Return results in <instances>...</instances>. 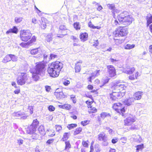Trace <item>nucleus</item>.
Instances as JSON below:
<instances>
[{"mask_svg":"<svg viewBox=\"0 0 152 152\" xmlns=\"http://www.w3.org/2000/svg\"><path fill=\"white\" fill-rule=\"evenodd\" d=\"M118 141V139L117 138H114L112 140V142L113 144H115Z\"/></svg>","mask_w":152,"mask_h":152,"instance_id":"nucleus-64","label":"nucleus"},{"mask_svg":"<svg viewBox=\"0 0 152 152\" xmlns=\"http://www.w3.org/2000/svg\"><path fill=\"white\" fill-rule=\"evenodd\" d=\"M19 75L17 79V83L22 85L25 83L28 78V76L26 73H21Z\"/></svg>","mask_w":152,"mask_h":152,"instance_id":"nucleus-6","label":"nucleus"},{"mask_svg":"<svg viewBox=\"0 0 152 152\" xmlns=\"http://www.w3.org/2000/svg\"><path fill=\"white\" fill-rule=\"evenodd\" d=\"M82 130V129L81 128H79L76 129L74 132V135H75L80 133L81 132Z\"/></svg>","mask_w":152,"mask_h":152,"instance_id":"nucleus-38","label":"nucleus"},{"mask_svg":"<svg viewBox=\"0 0 152 152\" xmlns=\"http://www.w3.org/2000/svg\"><path fill=\"white\" fill-rule=\"evenodd\" d=\"M119 12V11L115 7L114 10L112 11V12L113 14V17L114 18V20L115 19H117L116 18H115V13H118Z\"/></svg>","mask_w":152,"mask_h":152,"instance_id":"nucleus-44","label":"nucleus"},{"mask_svg":"<svg viewBox=\"0 0 152 152\" xmlns=\"http://www.w3.org/2000/svg\"><path fill=\"white\" fill-rule=\"evenodd\" d=\"M12 116L14 117H20L21 118L25 119L26 118L28 115L25 114L23 112L21 111H18L17 112H14L12 114Z\"/></svg>","mask_w":152,"mask_h":152,"instance_id":"nucleus-9","label":"nucleus"},{"mask_svg":"<svg viewBox=\"0 0 152 152\" xmlns=\"http://www.w3.org/2000/svg\"><path fill=\"white\" fill-rule=\"evenodd\" d=\"M142 94L143 92L142 91H139L135 93L133 97L134 99V100L140 99Z\"/></svg>","mask_w":152,"mask_h":152,"instance_id":"nucleus-14","label":"nucleus"},{"mask_svg":"<svg viewBox=\"0 0 152 152\" xmlns=\"http://www.w3.org/2000/svg\"><path fill=\"white\" fill-rule=\"evenodd\" d=\"M56 98L58 99H60L64 97V95L63 92L56 93L54 94Z\"/></svg>","mask_w":152,"mask_h":152,"instance_id":"nucleus-27","label":"nucleus"},{"mask_svg":"<svg viewBox=\"0 0 152 152\" xmlns=\"http://www.w3.org/2000/svg\"><path fill=\"white\" fill-rule=\"evenodd\" d=\"M38 130L39 132L42 135H44L45 134V131L43 126L41 125L39 127Z\"/></svg>","mask_w":152,"mask_h":152,"instance_id":"nucleus-20","label":"nucleus"},{"mask_svg":"<svg viewBox=\"0 0 152 152\" xmlns=\"http://www.w3.org/2000/svg\"><path fill=\"white\" fill-rule=\"evenodd\" d=\"M88 34L86 33H84L80 34V38L82 41H86L88 37Z\"/></svg>","mask_w":152,"mask_h":152,"instance_id":"nucleus-16","label":"nucleus"},{"mask_svg":"<svg viewBox=\"0 0 152 152\" xmlns=\"http://www.w3.org/2000/svg\"><path fill=\"white\" fill-rule=\"evenodd\" d=\"M109 76L110 77H113L116 75L115 69L114 66L111 65H108L107 66Z\"/></svg>","mask_w":152,"mask_h":152,"instance_id":"nucleus-8","label":"nucleus"},{"mask_svg":"<svg viewBox=\"0 0 152 152\" xmlns=\"http://www.w3.org/2000/svg\"><path fill=\"white\" fill-rule=\"evenodd\" d=\"M73 26L75 29L76 30H79L80 29L81 25L79 22H76L73 24Z\"/></svg>","mask_w":152,"mask_h":152,"instance_id":"nucleus-28","label":"nucleus"},{"mask_svg":"<svg viewBox=\"0 0 152 152\" xmlns=\"http://www.w3.org/2000/svg\"><path fill=\"white\" fill-rule=\"evenodd\" d=\"M89 108L90 109H89L88 110L89 113H95L97 112V109L95 107L91 106Z\"/></svg>","mask_w":152,"mask_h":152,"instance_id":"nucleus-32","label":"nucleus"},{"mask_svg":"<svg viewBox=\"0 0 152 152\" xmlns=\"http://www.w3.org/2000/svg\"><path fill=\"white\" fill-rule=\"evenodd\" d=\"M134 99L132 97H129V98L125 100L124 102V103L125 105L129 106L134 102Z\"/></svg>","mask_w":152,"mask_h":152,"instance_id":"nucleus-13","label":"nucleus"},{"mask_svg":"<svg viewBox=\"0 0 152 152\" xmlns=\"http://www.w3.org/2000/svg\"><path fill=\"white\" fill-rule=\"evenodd\" d=\"M128 119L127 118L124 120V125L125 126H130L132 125V123L130 121L128 120Z\"/></svg>","mask_w":152,"mask_h":152,"instance_id":"nucleus-42","label":"nucleus"},{"mask_svg":"<svg viewBox=\"0 0 152 152\" xmlns=\"http://www.w3.org/2000/svg\"><path fill=\"white\" fill-rule=\"evenodd\" d=\"M89 122V121L88 120H86L82 121L81 122V124L83 126H85L88 124Z\"/></svg>","mask_w":152,"mask_h":152,"instance_id":"nucleus-52","label":"nucleus"},{"mask_svg":"<svg viewBox=\"0 0 152 152\" xmlns=\"http://www.w3.org/2000/svg\"><path fill=\"white\" fill-rule=\"evenodd\" d=\"M59 107L61 108L65 109L67 110H69L71 108V106L68 104H65L59 105Z\"/></svg>","mask_w":152,"mask_h":152,"instance_id":"nucleus-23","label":"nucleus"},{"mask_svg":"<svg viewBox=\"0 0 152 152\" xmlns=\"http://www.w3.org/2000/svg\"><path fill=\"white\" fill-rule=\"evenodd\" d=\"M77 126L76 124H71L68 125L67 126V127L70 130L74 128V127H76Z\"/></svg>","mask_w":152,"mask_h":152,"instance_id":"nucleus-41","label":"nucleus"},{"mask_svg":"<svg viewBox=\"0 0 152 152\" xmlns=\"http://www.w3.org/2000/svg\"><path fill=\"white\" fill-rule=\"evenodd\" d=\"M11 60L10 54L7 55L4 58L2 62L4 63H6Z\"/></svg>","mask_w":152,"mask_h":152,"instance_id":"nucleus-21","label":"nucleus"},{"mask_svg":"<svg viewBox=\"0 0 152 152\" xmlns=\"http://www.w3.org/2000/svg\"><path fill=\"white\" fill-rule=\"evenodd\" d=\"M128 31L127 28L125 26L119 27L116 30V36L124 37L126 36L128 34Z\"/></svg>","mask_w":152,"mask_h":152,"instance_id":"nucleus-5","label":"nucleus"},{"mask_svg":"<svg viewBox=\"0 0 152 152\" xmlns=\"http://www.w3.org/2000/svg\"><path fill=\"white\" fill-rule=\"evenodd\" d=\"M36 64L35 68L31 71V72L32 73V78L35 81L39 79V75L43 76L45 74V65L44 63L40 62Z\"/></svg>","mask_w":152,"mask_h":152,"instance_id":"nucleus-3","label":"nucleus"},{"mask_svg":"<svg viewBox=\"0 0 152 152\" xmlns=\"http://www.w3.org/2000/svg\"><path fill=\"white\" fill-rule=\"evenodd\" d=\"M52 36V35L51 34H48L46 37L45 39V41L50 42L52 41L53 39Z\"/></svg>","mask_w":152,"mask_h":152,"instance_id":"nucleus-26","label":"nucleus"},{"mask_svg":"<svg viewBox=\"0 0 152 152\" xmlns=\"http://www.w3.org/2000/svg\"><path fill=\"white\" fill-rule=\"evenodd\" d=\"M147 23L148 26L151 23H152V16L151 15L149 17L148 16L147 18Z\"/></svg>","mask_w":152,"mask_h":152,"instance_id":"nucleus-39","label":"nucleus"},{"mask_svg":"<svg viewBox=\"0 0 152 152\" xmlns=\"http://www.w3.org/2000/svg\"><path fill=\"white\" fill-rule=\"evenodd\" d=\"M67 32H66L64 33H62L61 34H60V35H58L59 34H57L56 36V37H60V38H63L65 35L67 34Z\"/></svg>","mask_w":152,"mask_h":152,"instance_id":"nucleus-57","label":"nucleus"},{"mask_svg":"<svg viewBox=\"0 0 152 152\" xmlns=\"http://www.w3.org/2000/svg\"><path fill=\"white\" fill-rule=\"evenodd\" d=\"M135 47V45L133 44L132 45L127 44L125 46V49H130L134 48Z\"/></svg>","mask_w":152,"mask_h":152,"instance_id":"nucleus-35","label":"nucleus"},{"mask_svg":"<svg viewBox=\"0 0 152 152\" xmlns=\"http://www.w3.org/2000/svg\"><path fill=\"white\" fill-rule=\"evenodd\" d=\"M55 127L56 132L60 133L62 129L61 126L56 125H55Z\"/></svg>","mask_w":152,"mask_h":152,"instance_id":"nucleus-43","label":"nucleus"},{"mask_svg":"<svg viewBox=\"0 0 152 152\" xmlns=\"http://www.w3.org/2000/svg\"><path fill=\"white\" fill-rule=\"evenodd\" d=\"M128 119V120H129L131 122L132 124V123L134 122L135 121V118L134 117H128L127 118Z\"/></svg>","mask_w":152,"mask_h":152,"instance_id":"nucleus-56","label":"nucleus"},{"mask_svg":"<svg viewBox=\"0 0 152 152\" xmlns=\"http://www.w3.org/2000/svg\"><path fill=\"white\" fill-rule=\"evenodd\" d=\"M69 133L68 132H66L64 133L63 137V140H66L68 138L69 136Z\"/></svg>","mask_w":152,"mask_h":152,"instance_id":"nucleus-36","label":"nucleus"},{"mask_svg":"<svg viewBox=\"0 0 152 152\" xmlns=\"http://www.w3.org/2000/svg\"><path fill=\"white\" fill-rule=\"evenodd\" d=\"M107 7L109 9L112 10V12L114 10L115 7V5L113 4H109L107 5Z\"/></svg>","mask_w":152,"mask_h":152,"instance_id":"nucleus-49","label":"nucleus"},{"mask_svg":"<svg viewBox=\"0 0 152 152\" xmlns=\"http://www.w3.org/2000/svg\"><path fill=\"white\" fill-rule=\"evenodd\" d=\"M59 32L61 33H64L66 32H67L66 30L67 29L66 26L64 25H61L59 27Z\"/></svg>","mask_w":152,"mask_h":152,"instance_id":"nucleus-19","label":"nucleus"},{"mask_svg":"<svg viewBox=\"0 0 152 152\" xmlns=\"http://www.w3.org/2000/svg\"><path fill=\"white\" fill-rule=\"evenodd\" d=\"M95 149L96 152H99L100 151V148L98 144H96L95 145Z\"/></svg>","mask_w":152,"mask_h":152,"instance_id":"nucleus-53","label":"nucleus"},{"mask_svg":"<svg viewBox=\"0 0 152 152\" xmlns=\"http://www.w3.org/2000/svg\"><path fill=\"white\" fill-rule=\"evenodd\" d=\"M33 107L32 106H29L28 107V109L29 110L30 114L33 113Z\"/></svg>","mask_w":152,"mask_h":152,"instance_id":"nucleus-63","label":"nucleus"},{"mask_svg":"<svg viewBox=\"0 0 152 152\" xmlns=\"http://www.w3.org/2000/svg\"><path fill=\"white\" fill-rule=\"evenodd\" d=\"M71 39L73 40L74 42H77L78 41V39L74 36H72L71 37Z\"/></svg>","mask_w":152,"mask_h":152,"instance_id":"nucleus-62","label":"nucleus"},{"mask_svg":"<svg viewBox=\"0 0 152 152\" xmlns=\"http://www.w3.org/2000/svg\"><path fill=\"white\" fill-rule=\"evenodd\" d=\"M70 99L73 101L74 103H75L76 102V100L75 97L74 95H71Z\"/></svg>","mask_w":152,"mask_h":152,"instance_id":"nucleus-50","label":"nucleus"},{"mask_svg":"<svg viewBox=\"0 0 152 152\" xmlns=\"http://www.w3.org/2000/svg\"><path fill=\"white\" fill-rule=\"evenodd\" d=\"M130 125L131 126L128 129L129 130H133L137 129V126L134 124H132V125Z\"/></svg>","mask_w":152,"mask_h":152,"instance_id":"nucleus-33","label":"nucleus"},{"mask_svg":"<svg viewBox=\"0 0 152 152\" xmlns=\"http://www.w3.org/2000/svg\"><path fill=\"white\" fill-rule=\"evenodd\" d=\"M110 61L112 63V64H114L116 62H118L119 61V60L118 59L112 58L111 57L110 58Z\"/></svg>","mask_w":152,"mask_h":152,"instance_id":"nucleus-51","label":"nucleus"},{"mask_svg":"<svg viewBox=\"0 0 152 152\" xmlns=\"http://www.w3.org/2000/svg\"><path fill=\"white\" fill-rule=\"evenodd\" d=\"M122 96V93H118L113 92L110 94L109 97L111 101L114 102L118 101L121 97Z\"/></svg>","mask_w":152,"mask_h":152,"instance_id":"nucleus-7","label":"nucleus"},{"mask_svg":"<svg viewBox=\"0 0 152 152\" xmlns=\"http://www.w3.org/2000/svg\"><path fill=\"white\" fill-rule=\"evenodd\" d=\"M109 115V114L107 113L103 112L101 114L100 116L101 118H104Z\"/></svg>","mask_w":152,"mask_h":152,"instance_id":"nucleus-48","label":"nucleus"},{"mask_svg":"<svg viewBox=\"0 0 152 152\" xmlns=\"http://www.w3.org/2000/svg\"><path fill=\"white\" fill-rule=\"evenodd\" d=\"M133 137L134 140V141L139 142H141L142 139L140 136L139 135H133Z\"/></svg>","mask_w":152,"mask_h":152,"instance_id":"nucleus-24","label":"nucleus"},{"mask_svg":"<svg viewBox=\"0 0 152 152\" xmlns=\"http://www.w3.org/2000/svg\"><path fill=\"white\" fill-rule=\"evenodd\" d=\"M121 106H119L115 110L118 113L121 114L122 115H123L124 113L125 112V104L124 103L121 104Z\"/></svg>","mask_w":152,"mask_h":152,"instance_id":"nucleus-11","label":"nucleus"},{"mask_svg":"<svg viewBox=\"0 0 152 152\" xmlns=\"http://www.w3.org/2000/svg\"><path fill=\"white\" fill-rule=\"evenodd\" d=\"M48 109L50 111H53L55 110V107L53 106L50 105L48 107Z\"/></svg>","mask_w":152,"mask_h":152,"instance_id":"nucleus-59","label":"nucleus"},{"mask_svg":"<svg viewBox=\"0 0 152 152\" xmlns=\"http://www.w3.org/2000/svg\"><path fill=\"white\" fill-rule=\"evenodd\" d=\"M118 88L119 87L118 82L113 83L110 88L112 92V93H113L114 92L115 93H121V92H119Z\"/></svg>","mask_w":152,"mask_h":152,"instance_id":"nucleus-10","label":"nucleus"},{"mask_svg":"<svg viewBox=\"0 0 152 152\" xmlns=\"http://www.w3.org/2000/svg\"><path fill=\"white\" fill-rule=\"evenodd\" d=\"M36 37H35L34 36L32 37L31 40L28 41V42H30V45H31V44L32 43L35 42L36 41Z\"/></svg>","mask_w":152,"mask_h":152,"instance_id":"nucleus-54","label":"nucleus"},{"mask_svg":"<svg viewBox=\"0 0 152 152\" xmlns=\"http://www.w3.org/2000/svg\"><path fill=\"white\" fill-rule=\"evenodd\" d=\"M63 67V64L58 61H56L50 64L48 68V72L50 77H57L60 71Z\"/></svg>","mask_w":152,"mask_h":152,"instance_id":"nucleus-2","label":"nucleus"},{"mask_svg":"<svg viewBox=\"0 0 152 152\" xmlns=\"http://www.w3.org/2000/svg\"><path fill=\"white\" fill-rule=\"evenodd\" d=\"M18 31V30L17 28L15 26H14L13 28L10 29L9 30L7 31L6 34H8L10 33H13L15 34H17Z\"/></svg>","mask_w":152,"mask_h":152,"instance_id":"nucleus-17","label":"nucleus"},{"mask_svg":"<svg viewBox=\"0 0 152 152\" xmlns=\"http://www.w3.org/2000/svg\"><path fill=\"white\" fill-rule=\"evenodd\" d=\"M32 34L29 30H23L20 31V38L23 41H27L31 38Z\"/></svg>","mask_w":152,"mask_h":152,"instance_id":"nucleus-4","label":"nucleus"},{"mask_svg":"<svg viewBox=\"0 0 152 152\" xmlns=\"http://www.w3.org/2000/svg\"><path fill=\"white\" fill-rule=\"evenodd\" d=\"M121 104L120 102L114 103L113 104V108L115 110H116L117 107H118L119 106H121Z\"/></svg>","mask_w":152,"mask_h":152,"instance_id":"nucleus-40","label":"nucleus"},{"mask_svg":"<svg viewBox=\"0 0 152 152\" xmlns=\"http://www.w3.org/2000/svg\"><path fill=\"white\" fill-rule=\"evenodd\" d=\"M31 134L32 135L31 137L33 139L37 140L39 138V136L38 134L35 133V132L32 133Z\"/></svg>","mask_w":152,"mask_h":152,"instance_id":"nucleus-37","label":"nucleus"},{"mask_svg":"<svg viewBox=\"0 0 152 152\" xmlns=\"http://www.w3.org/2000/svg\"><path fill=\"white\" fill-rule=\"evenodd\" d=\"M63 84L65 86H67L70 83V82L69 80H65L63 81Z\"/></svg>","mask_w":152,"mask_h":152,"instance_id":"nucleus-60","label":"nucleus"},{"mask_svg":"<svg viewBox=\"0 0 152 152\" xmlns=\"http://www.w3.org/2000/svg\"><path fill=\"white\" fill-rule=\"evenodd\" d=\"M98 139L99 140L103 141H107V137L104 133L102 132L98 135Z\"/></svg>","mask_w":152,"mask_h":152,"instance_id":"nucleus-12","label":"nucleus"},{"mask_svg":"<svg viewBox=\"0 0 152 152\" xmlns=\"http://www.w3.org/2000/svg\"><path fill=\"white\" fill-rule=\"evenodd\" d=\"M62 92V88H58L56 90L55 92L54 93V94H56V93H58Z\"/></svg>","mask_w":152,"mask_h":152,"instance_id":"nucleus-58","label":"nucleus"},{"mask_svg":"<svg viewBox=\"0 0 152 152\" xmlns=\"http://www.w3.org/2000/svg\"><path fill=\"white\" fill-rule=\"evenodd\" d=\"M39 123V122L37 120L35 119L33 121V123L31 126H32L33 127L36 129Z\"/></svg>","mask_w":152,"mask_h":152,"instance_id":"nucleus-31","label":"nucleus"},{"mask_svg":"<svg viewBox=\"0 0 152 152\" xmlns=\"http://www.w3.org/2000/svg\"><path fill=\"white\" fill-rule=\"evenodd\" d=\"M23 18L21 17H17L15 18V23H18L21 22L23 20Z\"/></svg>","mask_w":152,"mask_h":152,"instance_id":"nucleus-30","label":"nucleus"},{"mask_svg":"<svg viewBox=\"0 0 152 152\" xmlns=\"http://www.w3.org/2000/svg\"><path fill=\"white\" fill-rule=\"evenodd\" d=\"M18 143L19 145H20L23 144V140L21 139H19L17 140Z\"/></svg>","mask_w":152,"mask_h":152,"instance_id":"nucleus-55","label":"nucleus"},{"mask_svg":"<svg viewBox=\"0 0 152 152\" xmlns=\"http://www.w3.org/2000/svg\"><path fill=\"white\" fill-rule=\"evenodd\" d=\"M36 131V129L33 127L32 126L30 125L28 128L26 130V132L28 134H31L35 132Z\"/></svg>","mask_w":152,"mask_h":152,"instance_id":"nucleus-15","label":"nucleus"},{"mask_svg":"<svg viewBox=\"0 0 152 152\" xmlns=\"http://www.w3.org/2000/svg\"><path fill=\"white\" fill-rule=\"evenodd\" d=\"M118 83V85L119 87L118 89L119 91V92H121L122 91L124 90L126 88V86H125L124 84H120L119 83Z\"/></svg>","mask_w":152,"mask_h":152,"instance_id":"nucleus-25","label":"nucleus"},{"mask_svg":"<svg viewBox=\"0 0 152 152\" xmlns=\"http://www.w3.org/2000/svg\"><path fill=\"white\" fill-rule=\"evenodd\" d=\"M11 60L13 61H16L17 60L18 58L17 56L12 54H10Z\"/></svg>","mask_w":152,"mask_h":152,"instance_id":"nucleus-45","label":"nucleus"},{"mask_svg":"<svg viewBox=\"0 0 152 152\" xmlns=\"http://www.w3.org/2000/svg\"><path fill=\"white\" fill-rule=\"evenodd\" d=\"M66 146L65 148V150H67L69 149V148H71V145L69 142H65Z\"/></svg>","mask_w":152,"mask_h":152,"instance_id":"nucleus-46","label":"nucleus"},{"mask_svg":"<svg viewBox=\"0 0 152 152\" xmlns=\"http://www.w3.org/2000/svg\"><path fill=\"white\" fill-rule=\"evenodd\" d=\"M39 49H40L39 48L33 49L31 50V53L32 55L36 54L39 53Z\"/></svg>","mask_w":152,"mask_h":152,"instance_id":"nucleus-29","label":"nucleus"},{"mask_svg":"<svg viewBox=\"0 0 152 152\" xmlns=\"http://www.w3.org/2000/svg\"><path fill=\"white\" fill-rule=\"evenodd\" d=\"M136 152H138V151L140 150H141L142 149L144 148V145L143 144H142L141 145H137L136 146Z\"/></svg>","mask_w":152,"mask_h":152,"instance_id":"nucleus-34","label":"nucleus"},{"mask_svg":"<svg viewBox=\"0 0 152 152\" xmlns=\"http://www.w3.org/2000/svg\"><path fill=\"white\" fill-rule=\"evenodd\" d=\"M127 69L125 70L124 72L128 74H132L133 73L135 70L134 67L127 68Z\"/></svg>","mask_w":152,"mask_h":152,"instance_id":"nucleus-18","label":"nucleus"},{"mask_svg":"<svg viewBox=\"0 0 152 152\" xmlns=\"http://www.w3.org/2000/svg\"><path fill=\"white\" fill-rule=\"evenodd\" d=\"M82 63V62H81ZM80 62H77L75 64V71L76 72H79L80 70Z\"/></svg>","mask_w":152,"mask_h":152,"instance_id":"nucleus-22","label":"nucleus"},{"mask_svg":"<svg viewBox=\"0 0 152 152\" xmlns=\"http://www.w3.org/2000/svg\"><path fill=\"white\" fill-rule=\"evenodd\" d=\"M132 17L126 11H124L118 15L117 19L114 20V23L117 26L121 24L128 26L132 23Z\"/></svg>","mask_w":152,"mask_h":152,"instance_id":"nucleus-1","label":"nucleus"},{"mask_svg":"<svg viewBox=\"0 0 152 152\" xmlns=\"http://www.w3.org/2000/svg\"><path fill=\"white\" fill-rule=\"evenodd\" d=\"M57 57V55L54 54H51L50 55V58L51 59H53Z\"/></svg>","mask_w":152,"mask_h":152,"instance_id":"nucleus-61","label":"nucleus"},{"mask_svg":"<svg viewBox=\"0 0 152 152\" xmlns=\"http://www.w3.org/2000/svg\"><path fill=\"white\" fill-rule=\"evenodd\" d=\"M30 42H23L21 43L20 45L23 47H26L27 46L30 45Z\"/></svg>","mask_w":152,"mask_h":152,"instance_id":"nucleus-47","label":"nucleus"}]
</instances>
